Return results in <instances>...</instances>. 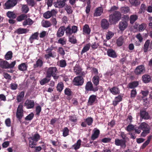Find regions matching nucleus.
I'll use <instances>...</instances> for the list:
<instances>
[{"label":"nucleus","mask_w":152,"mask_h":152,"mask_svg":"<svg viewBox=\"0 0 152 152\" xmlns=\"http://www.w3.org/2000/svg\"><path fill=\"white\" fill-rule=\"evenodd\" d=\"M77 31V27L75 26H73L71 28L70 26H68L65 28L64 26H60L56 33V36L58 37H61L63 36L64 34L65 31L66 35L70 36L73 33H76Z\"/></svg>","instance_id":"obj_1"},{"label":"nucleus","mask_w":152,"mask_h":152,"mask_svg":"<svg viewBox=\"0 0 152 152\" xmlns=\"http://www.w3.org/2000/svg\"><path fill=\"white\" fill-rule=\"evenodd\" d=\"M121 18V13L116 11L109 16V21L112 24H115L119 21Z\"/></svg>","instance_id":"obj_2"},{"label":"nucleus","mask_w":152,"mask_h":152,"mask_svg":"<svg viewBox=\"0 0 152 152\" xmlns=\"http://www.w3.org/2000/svg\"><path fill=\"white\" fill-rule=\"evenodd\" d=\"M15 64V61H14L9 64L7 61L0 59V67L3 69L13 68Z\"/></svg>","instance_id":"obj_3"},{"label":"nucleus","mask_w":152,"mask_h":152,"mask_svg":"<svg viewBox=\"0 0 152 152\" xmlns=\"http://www.w3.org/2000/svg\"><path fill=\"white\" fill-rule=\"evenodd\" d=\"M23 106L22 104H20L17 108L16 116L19 121H20L24 115Z\"/></svg>","instance_id":"obj_4"},{"label":"nucleus","mask_w":152,"mask_h":152,"mask_svg":"<svg viewBox=\"0 0 152 152\" xmlns=\"http://www.w3.org/2000/svg\"><path fill=\"white\" fill-rule=\"evenodd\" d=\"M84 82V79L81 76H77L75 77L73 80V83L76 86H81Z\"/></svg>","instance_id":"obj_5"},{"label":"nucleus","mask_w":152,"mask_h":152,"mask_svg":"<svg viewBox=\"0 0 152 152\" xmlns=\"http://www.w3.org/2000/svg\"><path fill=\"white\" fill-rule=\"evenodd\" d=\"M85 89L86 91H93L96 92L98 90V88L97 87H94L93 84L90 81H88L87 82L85 86Z\"/></svg>","instance_id":"obj_6"},{"label":"nucleus","mask_w":152,"mask_h":152,"mask_svg":"<svg viewBox=\"0 0 152 152\" xmlns=\"http://www.w3.org/2000/svg\"><path fill=\"white\" fill-rule=\"evenodd\" d=\"M57 71V68L55 67L49 68L46 72V77L50 78L53 75H55Z\"/></svg>","instance_id":"obj_7"},{"label":"nucleus","mask_w":152,"mask_h":152,"mask_svg":"<svg viewBox=\"0 0 152 152\" xmlns=\"http://www.w3.org/2000/svg\"><path fill=\"white\" fill-rule=\"evenodd\" d=\"M126 140L122 139H119L116 138L115 139V144L118 146H120L121 148H125L126 147Z\"/></svg>","instance_id":"obj_8"},{"label":"nucleus","mask_w":152,"mask_h":152,"mask_svg":"<svg viewBox=\"0 0 152 152\" xmlns=\"http://www.w3.org/2000/svg\"><path fill=\"white\" fill-rule=\"evenodd\" d=\"M96 96L94 94L91 95L88 99L87 105L92 106L97 102Z\"/></svg>","instance_id":"obj_9"},{"label":"nucleus","mask_w":152,"mask_h":152,"mask_svg":"<svg viewBox=\"0 0 152 152\" xmlns=\"http://www.w3.org/2000/svg\"><path fill=\"white\" fill-rule=\"evenodd\" d=\"M145 71V68L143 65L137 66L134 70V73L136 75L143 74Z\"/></svg>","instance_id":"obj_10"},{"label":"nucleus","mask_w":152,"mask_h":152,"mask_svg":"<svg viewBox=\"0 0 152 152\" xmlns=\"http://www.w3.org/2000/svg\"><path fill=\"white\" fill-rule=\"evenodd\" d=\"M16 0H8L5 4V8L9 9L15 6L17 4Z\"/></svg>","instance_id":"obj_11"},{"label":"nucleus","mask_w":152,"mask_h":152,"mask_svg":"<svg viewBox=\"0 0 152 152\" xmlns=\"http://www.w3.org/2000/svg\"><path fill=\"white\" fill-rule=\"evenodd\" d=\"M53 48L51 47L48 48L46 50V57H53L56 56V53L53 50Z\"/></svg>","instance_id":"obj_12"},{"label":"nucleus","mask_w":152,"mask_h":152,"mask_svg":"<svg viewBox=\"0 0 152 152\" xmlns=\"http://www.w3.org/2000/svg\"><path fill=\"white\" fill-rule=\"evenodd\" d=\"M56 14V11L53 9L51 11H48L45 12L43 14V17L46 19H48L52 16L55 15Z\"/></svg>","instance_id":"obj_13"},{"label":"nucleus","mask_w":152,"mask_h":152,"mask_svg":"<svg viewBox=\"0 0 152 152\" xmlns=\"http://www.w3.org/2000/svg\"><path fill=\"white\" fill-rule=\"evenodd\" d=\"M140 116L141 118L148 120L150 118L148 113L145 110H141L140 111Z\"/></svg>","instance_id":"obj_14"},{"label":"nucleus","mask_w":152,"mask_h":152,"mask_svg":"<svg viewBox=\"0 0 152 152\" xmlns=\"http://www.w3.org/2000/svg\"><path fill=\"white\" fill-rule=\"evenodd\" d=\"M94 132L92 134L91 139L92 140L94 141L98 137L100 134V131L99 129H97L96 128H95L93 130Z\"/></svg>","instance_id":"obj_15"},{"label":"nucleus","mask_w":152,"mask_h":152,"mask_svg":"<svg viewBox=\"0 0 152 152\" xmlns=\"http://www.w3.org/2000/svg\"><path fill=\"white\" fill-rule=\"evenodd\" d=\"M128 25L127 23L125 21H121L118 24V27L120 30L122 31H124Z\"/></svg>","instance_id":"obj_16"},{"label":"nucleus","mask_w":152,"mask_h":152,"mask_svg":"<svg viewBox=\"0 0 152 152\" xmlns=\"http://www.w3.org/2000/svg\"><path fill=\"white\" fill-rule=\"evenodd\" d=\"M66 0H57V1L54 3V5L56 7H62L65 5Z\"/></svg>","instance_id":"obj_17"},{"label":"nucleus","mask_w":152,"mask_h":152,"mask_svg":"<svg viewBox=\"0 0 152 152\" xmlns=\"http://www.w3.org/2000/svg\"><path fill=\"white\" fill-rule=\"evenodd\" d=\"M82 69L78 65H76L74 67V70L76 75H83L85 74L84 72H82Z\"/></svg>","instance_id":"obj_18"},{"label":"nucleus","mask_w":152,"mask_h":152,"mask_svg":"<svg viewBox=\"0 0 152 152\" xmlns=\"http://www.w3.org/2000/svg\"><path fill=\"white\" fill-rule=\"evenodd\" d=\"M25 105L27 109L32 108L34 106V101L31 100H26L25 103Z\"/></svg>","instance_id":"obj_19"},{"label":"nucleus","mask_w":152,"mask_h":152,"mask_svg":"<svg viewBox=\"0 0 152 152\" xmlns=\"http://www.w3.org/2000/svg\"><path fill=\"white\" fill-rule=\"evenodd\" d=\"M109 24L107 20L106 19H102L101 22V26L104 29H107L109 28Z\"/></svg>","instance_id":"obj_20"},{"label":"nucleus","mask_w":152,"mask_h":152,"mask_svg":"<svg viewBox=\"0 0 152 152\" xmlns=\"http://www.w3.org/2000/svg\"><path fill=\"white\" fill-rule=\"evenodd\" d=\"M103 9L102 7H100L97 8L96 10L94 15V16H99L101 15L103 12Z\"/></svg>","instance_id":"obj_21"},{"label":"nucleus","mask_w":152,"mask_h":152,"mask_svg":"<svg viewBox=\"0 0 152 152\" xmlns=\"http://www.w3.org/2000/svg\"><path fill=\"white\" fill-rule=\"evenodd\" d=\"M140 127L143 131H150V127L149 125L145 122H142L139 125Z\"/></svg>","instance_id":"obj_22"},{"label":"nucleus","mask_w":152,"mask_h":152,"mask_svg":"<svg viewBox=\"0 0 152 152\" xmlns=\"http://www.w3.org/2000/svg\"><path fill=\"white\" fill-rule=\"evenodd\" d=\"M110 92L113 95H116L120 93L119 88L116 86H113L110 89Z\"/></svg>","instance_id":"obj_23"},{"label":"nucleus","mask_w":152,"mask_h":152,"mask_svg":"<svg viewBox=\"0 0 152 152\" xmlns=\"http://www.w3.org/2000/svg\"><path fill=\"white\" fill-rule=\"evenodd\" d=\"M139 85V83L137 81H134L129 83L127 85V87L129 88H133L136 87Z\"/></svg>","instance_id":"obj_24"},{"label":"nucleus","mask_w":152,"mask_h":152,"mask_svg":"<svg viewBox=\"0 0 152 152\" xmlns=\"http://www.w3.org/2000/svg\"><path fill=\"white\" fill-rule=\"evenodd\" d=\"M40 135L38 133H37L35 134L32 136L29 137L28 139L33 140L37 142L40 139Z\"/></svg>","instance_id":"obj_25"},{"label":"nucleus","mask_w":152,"mask_h":152,"mask_svg":"<svg viewBox=\"0 0 152 152\" xmlns=\"http://www.w3.org/2000/svg\"><path fill=\"white\" fill-rule=\"evenodd\" d=\"M34 23V21L29 18L26 19L23 22V25L24 26L26 25L30 26L32 25Z\"/></svg>","instance_id":"obj_26"},{"label":"nucleus","mask_w":152,"mask_h":152,"mask_svg":"<svg viewBox=\"0 0 152 152\" xmlns=\"http://www.w3.org/2000/svg\"><path fill=\"white\" fill-rule=\"evenodd\" d=\"M124 43V38L122 36L119 37L117 40L116 44L118 46H122Z\"/></svg>","instance_id":"obj_27"},{"label":"nucleus","mask_w":152,"mask_h":152,"mask_svg":"<svg viewBox=\"0 0 152 152\" xmlns=\"http://www.w3.org/2000/svg\"><path fill=\"white\" fill-rule=\"evenodd\" d=\"M92 82L95 86H97L99 83L100 78L97 75H95L92 78Z\"/></svg>","instance_id":"obj_28"},{"label":"nucleus","mask_w":152,"mask_h":152,"mask_svg":"<svg viewBox=\"0 0 152 152\" xmlns=\"http://www.w3.org/2000/svg\"><path fill=\"white\" fill-rule=\"evenodd\" d=\"M38 35L39 33L38 32H35L31 35L29 39L31 43L33 42L34 40L38 39Z\"/></svg>","instance_id":"obj_29"},{"label":"nucleus","mask_w":152,"mask_h":152,"mask_svg":"<svg viewBox=\"0 0 152 152\" xmlns=\"http://www.w3.org/2000/svg\"><path fill=\"white\" fill-rule=\"evenodd\" d=\"M142 80L144 83H148L151 80V77L149 75H145L142 76Z\"/></svg>","instance_id":"obj_30"},{"label":"nucleus","mask_w":152,"mask_h":152,"mask_svg":"<svg viewBox=\"0 0 152 152\" xmlns=\"http://www.w3.org/2000/svg\"><path fill=\"white\" fill-rule=\"evenodd\" d=\"M24 92L22 91L17 95L16 99L18 102H21L24 96Z\"/></svg>","instance_id":"obj_31"},{"label":"nucleus","mask_w":152,"mask_h":152,"mask_svg":"<svg viewBox=\"0 0 152 152\" xmlns=\"http://www.w3.org/2000/svg\"><path fill=\"white\" fill-rule=\"evenodd\" d=\"M29 31L26 28H20L17 29L16 32L18 34H26Z\"/></svg>","instance_id":"obj_32"},{"label":"nucleus","mask_w":152,"mask_h":152,"mask_svg":"<svg viewBox=\"0 0 152 152\" xmlns=\"http://www.w3.org/2000/svg\"><path fill=\"white\" fill-rule=\"evenodd\" d=\"M130 3L132 5L137 7L140 4V2L138 0H129Z\"/></svg>","instance_id":"obj_33"},{"label":"nucleus","mask_w":152,"mask_h":152,"mask_svg":"<svg viewBox=\"0 0 152 152\" xmlns=\"http://www.w3.org/2000/svg\"><path fill=\"white\" fill-rule=\"evenodd\" d=\"M107 53L108 56L110 57H116L117 56L115 52L113 50H109Z\"/></svg>","instance_id":"obj_34"},{"label":"nucleus","mask_w":152,"mask_h":152,"mask_svg":"<svg viewBox=\"0 0 152 152\" xmlns=\"http://www.w3.org/2000/svg\"><path fill=\"white\" fill-rule=\"evenodd\" d=\"M64 88V84L62 82L59 83L56 87L57 90L60 92L62 91Z\"/></svg>","instance_id":"obj_35"},{"label":"nucleus","mask_w":152,"mask_h":152,"mask_svg":"<svg viewBox=\"0 0 152 152\" xmlns=\"http://www.w3.org/2000/svg\"><path fill=\"white\" fill-rule=\"evenodd\" d=\"M51 25V23L49 21L46 20L42 22V25L44 27L48 28Z\"/></svg>","instance_id":"obj_36"},{"label":"nucleus","mask_w":152,"mask_h":152,"mask_svg":"<svg viewBox=\"0 0 152 152\" xmlns=\"http://www.w3.org/2000/svg\"><path fill=\"white\" fill-rule=\"evenodd\" d=\"M121 12L124 14H126L129 12L130 9L128 7H122L121 8Z\"/></svg>","instance_id":"obj_37"},{"label":"nucleus","mask_w":152,"mask_h":152,"mask_svg":"<svg viewBox=\"0 0 152 152\" xmlns=\"http://www.w3.org/2000/svg\"><path fill=\"white\" fill-rule=\"evenodd\" d=\"M27 15L26 14H23L20 15L17 18V20L18 21H21L27 18Z\"/></svg>","instance_id":"obj_38"},{"label":"nucleus","mask_w":152,"mask_h":152,"mask_svg":"<svg viewBox=\"0 0 152 152\" xmlns=\"http://www.w3.org/2000/svg\"><path fill=\"white\" fill-rule=\"evenodd\" d=\"M138 16L135 15H131L130 18V23L132 24L134 23V22L137 19Z\"/></svg>","instance_id":"obj_39"},{"label":"nucleus","mask_w":152,"mask_h":152,"mask_svg":"<svg viewBox=\"0 0 152 152\" xmlns=\"http://www.w3.org/2000/svg\"><path fill=\"white\" fill-rule=\"evenodd\" d=\"M18 68L20 71H24L26 70L27 67L25 64L23 63L19 65Z\"/></svg>","instance_id":"obj_40"},{"label":"nucleus","mask_w":152,"mask_h":152,"mask_svg":"<svg viewBox=\"0 0 152 152\" xmlns=\"http://www.w3.org/2000/svg\"><path fill=\"white\" fill-rule=\"evenodd\" d=\"M29 10V8L26 4H23L22 5L21 10L24 13H27Z\"/></svg>","instance_id":"obj_41"},{"label":"nucleus","mask_w":152,"mask_h":152,"mask_svg":"<svg viewBox=\"0 0 152 152\" xmlns=\"http://www.w3.org/2000/svg\"><path fill=\"white\" fill-rule=\"evenodd\" d=\"M29 140V147L31 148H34L35 147V146L37 145V142L33 140H31L30 139Z\"/></svg>","instance_id":"obj_42"},{"label":"nucleus","mask_w":152,"mask_h":152,"mask_svg":"<svg viewBox=\"0 0 152 152\" xmlns=\"http://www.w3.org/2000/svg\"><path fill=\"white\" fill-rule=\"evenodd\" d=\"M81 140L80 139L78 140L77 142L73 145V147L75 150L79 149L81 145Z\"/></svg>","instance_id":"obj_43"},{"label":"nucleus","mask_w":152,"mask_h":152,"mask_svg":"<svg viewBox=\"0 0 152 152\" xmlns=\"http://www.w3.org/2000/svg\"><path fill=\"white\" fill-rule=\"evenodd\" d=\"M150 43V41L149 40H147L145 42L143 47V50L145 52H146L147 51Z\"/></svg>","instance_id":"obj_44"},{"label":"nucleus","mask_w":152,"mask_h":152,"mask_svg":"<svg viewBox=\"0 0 152 152\" xmlns=\"http://www.w3.org/2000/svg\"><path fill=\"white\" fill-rule=\"evenodd\" d=\"M50 78H48L46 77L45 78H44L41 80L40 81V83L41 85H43L45 83H48L50 81Z\"/></svg>","instance_id":"obj_45"},{"label":"nucleus","mask_w":152,"mask_h":152,"mask_svg":"<svg viewBox=\"0 0 152 152\" xmlns=\"http://www.w3.org/2000/svg\"><path fill=\"white\" fill-rule=\"evenodd\" d=\"M83 31L85 33L89 34L90 32V29L88 25H85L83 28Z\"/></svg>","instance_id":"obj_46"},{"label":"nucleus","mask_w":152,"mask_h":152,"mask_svg":"<svg viewBox=\"0 0 152 152\" xmlns=\"http://www.w3.org/2000/svg\"><path fill=\"white\" fill-rule=\"evenodd\" d=\"M90 48V44H88L85 45L81 53L83 54L88 51Z\"/></svg>","instance_id":"obj_47"},{"label":"nucleus","mask_w":152,"mask_h":152,"mask_svg":"<svg viewBox=\"0 0 152 152\" xmlns=\"http://www.w3.org/2000/svg\"><path fill=\"white\" fill-rule=\"evenodd\" d=\"M93 120L92 118L89 117L85 119V121L88 126L91 125L93 122Z\"/></svg>","instance_id":"obj_48"},{"label":"nucleus","mask_w":152,"mask_h":152,"mask_svg":"<svg viewBox=\"0 0 152 152\" xmlns=\"http://www.w3.org/2000/svg\"><path fill=\"white\" fill-rule=\"evenodd\" d=\"M134 126L131 124L128 125L127 126L126 130L128 132H130L134 130Z\"/></svg>","instance_id":"obj_49"},{"label":"nucleus","mask_w":152,"mask_h":152,"mask_svg":"<svg viewBox=\"0 0 152 152\" xmlns=\"http://www.w3.org/2000/svg\"><path fill=\"white\" fill-rule=\"evenodd\" d=\"M34 117V114L31 113L25 118V120L26 121H30L33 119Z\"/></svg>","instance_id":"obj_50"},{"label":"nucleus","mask_w":152,"mask_h":152,"mask_svg":"<svg viewBox=\"0 0 152 152\" xmlns=\"http://www.w3.org/2000/svg\"><path fill=\"white\" fill-rule=\"evenodd\" d=\"M151 138V136H149L148 137L147 140L142 145V148H144L149 143Z\"/></svg>","instance_id":"obj_51"},{"label":"nucleus","mask_w":152,"mask_h":152,"mask_svg":"<svg viewBox=\"0 0 152 152\" xmlns=\"http://www.w3.org/2000/svg\"><path fill=\"white\" fill-rule=\"evenodd\" d=\"M151 138V136H149L148 137L147 140L142 145V148H144L149 143Z\"/></svg>","instance_id":"obj_52"},{"label":"nucleus","mask_w":152,"mask_h":152,"mask_svg":"<svg viewBox=\"0 0 152 152\" xmlns=\"http://www.w3.org/2000/svg\"><path fill=\"white\" fill-rule=\"evenodd\" d=\"M151 138V136H149L148 137L147 140L142 145V148H144L149 143Z\"/></svg>","instance_id":"obj_53"},{"label":"nucleus","mask_w":152,"mask_h":152,"mask_svg":"<svg viewBox=\"0 0 152 152\" xmlns=\"http://www.w3.org/2000/svg\"><path fill=\"white\" fill-rule=\"evenodd\" d=\"M43 64V62L40 59H39L36 62V64L34 65V68H36L38 66L41 67Z\"/></svg>","instance_id":"obj_54"},{"label":"nucleus","mask_w":152,"mask_h":152,"mask_svg":"<svg viewBox=\"0 0 152 152\" xmlns=\"http://www.w3.org/2000/svg\"><path fill=\"white\" fill-rule=\"evenodd\" d=\"M7 16L10 18H15L16 16V15L12 12L9 11L7 13Z\"/></svg>","instance_id":"obj_55"},{"label":"nucleus","mask_w":152,"mask_h":152,"mask_svg":"<svg viewBox=\"0 0 152 152\" xmlns=\"http://www.w3.org/2000/svg\"><path fill=\"white\" fill-rule=\"evenodd\" d=\"M72 92L71 89L69 88H66L64 90L65 94L68 96H71Z\"/></svg>","instance_id":"obj_56"},{"label":"nucleus","mask_w":152,"mask_h":152,"mask_svg":"<svg viewBox=\"0 0 152 152\" xmlns=\"http://www.w3.org/2000/svg\"><path fill=\"white\" fill-rule=\"evenodd\" d=\"M146 7L144 4H142L141 5L140 10L138 12L139 13L141 14L145 12L146 9Z\"/></svg>","instance_id":"obj_57"},{"label":"nucleus","mask_w":152,"mask_h":152,"mask_svg":"<svg viewBox=\"0 0 152 152\" xmlns=\"http://www.w3.org/2000/svg\"><path fill=\"white\" fill-rule=\"evenodd\" d=\"M114 35V33L113 32L110 31H108L106 35V39L107 40H109L112 38Z\"/></svg>","instance_id":"obj_58"},{"label":"nucleus","mask_w":152,"mask_h":152,"mask_svg":"<svg viewBox=\"0 0 152 152\" xmlns=\"http://www.w3.org/2000/svg\"><path fill=\"white\" fill-rule=\"evenodd\" d=\"M69 129L67 127H64L63 130V136L64 137H66L67 135H68L69 134Z\"/></svg>","instance_id":"obj_59"},{"label":"nucleus","mask_w":152,"mask_h":152,"mask_svg":"<svg viewBox=\"0 0 152 152\" xmlns=\"http://www.w3.org/2000/svg\"><path fill=\"white\" fill-rule=\"evenodd\" d=\"M69 120L71 122H76L77 121V118L75 115H72L69 117Z\"/></svg>","instance_id":"obj_60"},{"label":"nucleus","mask_w":152,"mask_h":152,"mask_svg":"<svg viewBox=\"0 0 152 152\" xmlns=\"http://www.w3.org/2000/svg\"><path fill=\"white\" fill-rule=\"evenodd\" d=\"M26 1L28 5L32 7H34L36 4L34 0H26Z\"/></svg>","instance_id":"obj_61"},{"label":"nucleus","mask_w":152,"mask_h":152,"mask_svg":"<svg viewBox=\"0 0 152 152\" xmlns=\"http://www.w3.org/2000/svg\"><path fill=\"white\" fill-rule=\"evenodd\" d=\"M41 110V107L40 105L37 106L36 107V114L38 115H39Z\"/></svg>","instance_id":"obj_62"},{"label":"nucleus","mask_w":152,"mask_h":152,"mask_svg":"<svg viewBox=\"0 0 152 152\" xmlns=\"http://www.w3.org/2000/svg\"><path fill=\"white\" fill-rule=\"evenodd\" d=\"M65 9L68 14H71L72 12L71 7L70 6H66L65 7Z\"/></svg>","instance_id":"obj_63"},{"label":"nucleus","mask_w":152,"mask_h":152,"mask_svg":"<svg viewBox=\"0 0 152 152\" xmlns=\"http://www.w3.org/2000/svg\"><path fill=\"white\" fill-rule=\"evenodd\" d=\"M66 39L64 38H61L58 40V42L64 45L66 44Z\"/></svg>","instance_id":"obj_64"}]
</instances>
